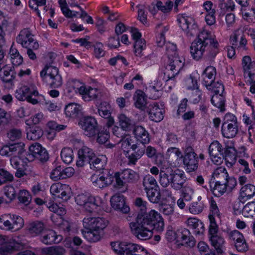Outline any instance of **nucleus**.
<instances>
[{
    "mask_svg": "<svg viewBox=\"0 0 255 255\" xmlns=\"http://www.w3.org/2000/svg\"><path fill=\"white\" fill-rule=\"evenodd\" d=\"M131 233L138 240H146L153 236L154 230L158 233L164 230V221L157 211L152 209L143 215H138L136 220L129 223Z\"/></svg>",
    "mask_w": 255,
    "mask_h": 255,
    "instance_id": "f257e3e1",
    "label": "nucleus"
},
{
    "mask_svg": "<svg viewBox=\"0 0 255 255\" xmlns=\"http://www.w3.org/2000/svg\"><path fill=\"white\" fill-rule=\"evenodd\" d=\"M206 51L209 56L215 57L219 51V44L215 35L204 30L191 43L190 53L194 59L199 60Z\"/></svg>",
    "mask_w": 255,
    "mask_h": 255,
    "instance_id": "f03ea898",
    "label": "nucleus"
},
{
    "mask_svg": "<svg viewBox=\"0 0 255 255\" xmlns=\"http://www.w3.org/2000/svg\"><path fill=\"white\" fill-rule=\"evenodd\" d=\"M187 178L184 172L180 169L173 170L169 167H160V185L166 187L170 184L175 190L182 189L186 182Z\"/></svg>",
    "mask_w": 255,
    "mask_h": 255,
    "instance_id": "7ed1b4c3",
    "label": "nucleus"
},
{
    "mask_svg": "<svg viewBox=\"0 0 255 255\" xmlns=\"http://www.w3.org/2000/svg\"><path fill=\"white\" fill-rule=\"evenodd\" d=\"M66 89L69 92H74L79 95L85 102L95 100L101 96V89L87 85L80 80H69L66 83Z\"/></svg>",
    "mask_w": 255,
    "mask_h": 255,
    "instance_id": "20e7f679",
    "label": "nucleus"
},
{
    "mask_svg": "<svg viewBox=\"0 0 255 255\" xmlns=\"http://www.w3.org/2000/svg\"><path fill=\"white\" fill-rule=\"evenodd\" d=\"M75 201L83 210L89 213L98 212L105 204L104 201L101 197L88 193L78 194L75 198Z\"/></svg>",
    "mask_w": 255,
    "mask_h": 255,
    "instance_id": "39448f33",
    "label": "nucleus"
},
{
    "mask_svg": "<svg viewBox=\"0 0 255 255\" xmlns=\"http://www.w3.org/2000/svg\"><path fill=\"white\" fill-rule=\"evenodd\" d=\"M169 63L164 71V78L166 82L165 88L171 90L175 85L174 80L184 64V59L179 56L169 58Z\"/></svg>",
    "mask_w": 255,
    "mask_h": 255,
    "instance_id": "423d86ee",
    "label": "nucleus"
},
{
    "mask_svg": "<svg viewBox=\"0 0 255 255\" xmlns=\"http://www.w3.org/2000/svg\"><path fill=\"white\" fill-rule=\"evenodd\" d=\"M113 251L119 255H151L140 245L128 242H114L111 244Z\"/></svg>",
    "mask_w": 255,
    "mask_h": 255,
    "instance_id": "0eeeda50",
    "label": "nucleus"
},
{
    "mask_svg": "<svg viewBox=\"0 0 255 255\" xmlns=\"http://www.w3.org/2000/svg\"><path fill=\"white\" fill-rule=\"evenodd\" d=\"M15 97L19 101H26L32 105L45 100L44 96L39 93L37 87L33 84L18 87L15 91Z\"/></svg>",
    "mask_w": 255,
    "mask_h": 255,
    "instance_id": "6e6552de",
    "label": "nucleus"
},
{
    "mask_svg": "<svg viewBox=\"0 0 255 255\" xmlns=\"http://www.w3.org/2000/svg\"><path fill=\"white\" fill-rule=\"evenodd\" d=\"M24 226V220L19 215L7 213L0 216V229L1 230L16 232L22 229Z\"/></svg>",
    "mask_w": 255,
    "mask_h": 255,
    "instance_id": "1a4fd4ad",
    "label": "nucleus"
},
{
    "mask_svg": "<svg viewBox=\"0 0 255 255\" xmlns=\"http://www.w3.org/2000/svg\"><path fill=\"white\" fill-rule=\"evenodd\" d=\"M114 177L116 181L115 187L119 189L124 188L126 190H127L126 183L136 182L139 178V176L136 171L128 168L119 172H116L114 175Z\"/></svg>",
    "mask_w": 255,
    "mask_h": 255,
    "instance_id": "9d476101",
    "label": "nucleus"
},
{
    "mask_svg": "<svg viewBox=\"0 0 255 255\" xmlns=\"http://www.w3.org/2000/svg\"><path fill=\"white\" fill-rule=\"evenodd\" d=\"M209 220L210 224L208 234L211 245L214 247L218 253H222L225 248V241L222 236L218 235L219 227L215 218L212 215H210Z\"/></svg>",
    "mask_w": 255,
    "mask_h": 255,
    "instance_id": "9b49d317",
    "label": "nucleus"
},
{
    "mask_svg": "<svg viewBox=\"0 0 255 255\" xmlns=\"http://www.w3.org/2000/svg\"><path fill=\"white\" fill-rule=\"evenodd\" d=\"M238 125L236 116L231 114L225 115L222 126V134L227 138H231L236 136L238 132Z\"/></svg>",
    "mask_w": 255,
    "mask_h": 255,
    "instance_id": "f8f14e48",
    "label": "nucleus"
},
{
    "mask_svg": "<svg viewBox=\"0 0 255 255\" xmlns=\"http://www.w3.org/2000/svg\"><path fill=\"white\" fill-rule=\"evenodd\" d=\"M47 206L50 211L56 214L51 216L52 221L63 230L69 231V223L67 221L64 220L62 217L66 214L65 208L62 206H59L52 201L49 202L47 204Z\"/></svg>",
    "mask_w": 255,
    "mask_h": 255,
    "instance_id": "ddd939ff",
    "label": "nucleus"
},
{
    "mask_svg": "<svg viewBox=\"0 0 255 255\" xmlns=\"http://www.w3.org/2000/svg\"><path fill=\"white\" fill-rule=\"evenodd\" d=\"M78 125L82 129L83 133L89 137H95L98 131V123L96 118L92 116H83L81 117Z\"/></svg>",
    "mask_w": 255,
    "mask_h": 255,
    "instance_id": "4468645a",
    "label": "nucleus"
},
{
    "mask_svg": "<svg viewBox=\"0 0 255 255\" xmlns=\"http://www.w3.org/2000/svg\"><path fill=\"white\" fill-rule=\"evenodd\" d=\"M40 77L44 79L47 76L49 79V84L53 88H58L62 85V78L58 69L53 65H46L40 73Z\"/></svg>",
    "mask_w": 255,
    "mask_h": 255,
    "instance_id": "2eb2a0df",
    "label": "nucleus"
},
{
    "mask_svg": "<svg viewBox=\"0 0 255 255\" xmlns=\"http://www.w3.org/2000/svg\"><path fill=\"white\" fill-rule=\"evenodd\" d=\"M177 21L180 28L187 34L192 36L198 34V26L192 16L186 14H179Z\"/></svg>",
    "mask_w": 255,
    "mask_h": 255,
    "instance_id": "dca6fc26",
    "label": "nucleus"
},
{
    "mask_svg": "<svg viewBox=\"0 0 255 255\" xmlns=\"http://www.w3.org/2000/svg\"><path fill=\"white\" fill-rule=\"evenodd\" d=\"M50 192L54 198H59L64 201H68L72 195L71 187L67 184L60 182L52 184Z\"/></svg>",
    "mask_w": 255,
    "mask_h": 255,
    "instance_id": "f3484780",
    "label": "nucleus"
},
{
    "mask_svg": "<svg viewBox=\"0 0 255 255\" xmlns=\"http://www.w3.org/2000/svg\"><path fill=\"white\" fill-rule=\"evenodd\" d=\"M117 123L119 127L114 126L112 128L113 133L117 137H122V131H127L132 127L131 120L124 113H120L117 115Z\"/></svg>",
    "mask_w": 255,
    "mask_h": 255,
    "instance_id": "a211bd4d",
    "label": "nucleus"
},
{
    "mask_svg": "<svg viewBox=\"0 0 255 255\" xmlns=\"http://www.w3.org/2000/svg\"><path fill=\"white\" fill-rule=\"evenodd\" d=\"M108 224V220L103 217L87 216L83 220V225L85 229H92L103 232Z\"/></svg>",
    "mask_w": 255,
    "mask_h": 255,
    "instance_id": "6ab92c4d",
    "label": "nucleus"
},
{
    "mask_svg": "<svg viewBox=\"0 0 255 255\" xmlns=\"http://www.w3.org/2000/svg\"><path fill=\"white\" fill-rule=\"evenodd\" d=\"M166 82L164 78L162 80L161 78L158 77L153 81H151L148 87V96L149 98L157 99L160 97L162 95V91L165 88L166 91H169L165 88Z\"/></svg>",
    "mask_w": 255,
    "mask_h": 255,
    "instance_id": "aec40b11",
    "label": "nucleus"
},
{
    "mask_svg": "<svg viewBox=\"0 0 255 255\" xmlns=\"http://www.w3.org/2000/svg\"><path fill=\"white\" fill-rule=\"evenodd\" d=\"M147 113L150 120L155 122H159L164 118V106L161 103H153L149 105Z\"/></svg>",
    "mask_w": 255,
    "mask_h": 255,
    "instance_id": "412c9836",
    "label": "nucleus"
},
{
    "mask_svg": "<svg viewBox=\"0 0 255 255\" xmlns=\"http://www.w3.org/2000/svg\"><path fill=\"white\" fill-rule=\"evenodd\" d=\"M183 162L184 168L187 172H193L198 168V160L197 154L191 148L186 149Z\"/></svg>",
    "mask_w": 255,
    "mask_h": 255,
    "instance_id": "4be33fe9",
    "label": "nucleus"
},
{
    "mask_svg": "<svg viewBox=\"0 0 255 255\" xmlns=\"http://www.w3.org/2000/svg\"><path fill=\"white\" fill-rule=\"evenodd\" d=\"M114 179V175L109 171L101 174H94L91 177V181L93 185L100 188H103L111 185Z\"/></svg>",
    "mask_w": 255,
    "mask_h": 255,
    "instance_id": "5701e85b",
    "label": "nucleus"
},
{
    "mask_svg": "<svg viewBox=\"0 0 255 255\" xmlns=\"http://www.w3.org/2000/svg\"><path fill=\"white\" fill-rule=\"evenodd\" d=\"M176 244L178 245L193 247L195 245V240L190 231L184 228L177 229Z\"/></svg>",
    "mask_w": 255,
    "mask_h": 255,
    "instance_id": "b1692460",
    "label": "nucleus"
},
{
    "mask_svg": "<svg viewBox=\"0 0 255 255\" xmlns=\"http://www.w3.org/2000/svg\"><path fill=\"white\" fill-rule=\"evenodd\" d=\"M24 144L22 142L3 144L0 147V155L4 157H11L13 155H21L24 152Z\"/></svg>",
    "mask_w": 255,
    "mask_h": 255,
    "instance_id": "393cba45",
    "label": "nucleus"
},
{
    "mask_svg": "<svg viewBox=\"0 0 255 255\" xmlns=\"http://www.w3.org/2000/svg\"><path fill=\"white\" fill-rule=\"evenodd\" d=\"M110 203L112 208L115 210L120 211L123 213L127 214L130 209L126 204V198L120 194H116L110 199Z\"/></svg>",
    "mask_w": 255,
    "mask_h": 255,
    "instance_id": "a878e982",
    "label": "nucleus"
},
{
    "mask_svg": "<svg viewBox=\"0 0 255 255\" xmlns=\"http://www.w3.org/2000/svg\"><path fill=\"white\" fill-rule=\"evenodd\" d=\"M93 150L87 146H84L78 151V159L76 161V166L82 167L87 163H89L93 157H94Z\"/></svg>",
    "mask_w": 255,
    "mask_h": 255,
    "instance_id": "bb28decb",
    "label": "nucleus"
},
{
    "mask_svg": "<svg viewBox=\"0 0 255 255\" xmlns=\"http://www.w3.org/2000/svg\"><path fill=\"white\" fill-rule=\"evenodd\" d=\"M230 43L239 50L246 51L248 49V41L241 30H236L231 36Z\"/></svg>",
    "mask_w": 255,
    "mask_h": 255,
    "instance_id": "cd10ccee",
    "label": "nucleus"
},
{
    "mask_svg": "<svg viewBox=\"0 0 255 255\" xmlns=\"http://www.w3.org/2000/svg\"><path fill=\"white\" fill-rule=\"evenodd\" d=\"M199 76L197 73H192L190 77L185 79L184 81V87L189 90L195 91L198 95V98L194 99L195 102H198L201 99L202 92L199 89L198 85V79Z\"/></svg>",
    "mask_w": 255,
    "mask_h": 255,
    "instance_id": "c85d7f7f",
    "label": "nucleus"
},
{
    "mask_svg": "<svg viewBox=\"0 0 255 255\" xmlns=\"http://www.w3.org/2000/svg\"><path fill=\"white\" fill-rule=\"evenodd\" d=\"M28 154L33 158H37L40 160H46L48 158L46 149L37 142L30 145L28 148Z\"/></svg>",
    "mask_w": 255,
    "mask_h": 255,
    "instance_id": "c756f323",
    "label": "nucleus"
},
{
    "mask_svg": "<svg viewBox=\"0 0 255 255\" xmlns=\"http://www.w3.org/2000/svg\"><path fill=\"white\" fill-rule=\"evenodd\" d=\"M186 225L193 230L196 236H202L205 231L204 223L196 217L188 218L185 222Z\"/></svg>",
    "mask_w": 255,
    "mask_h": 255,
    "instance_id": "7c9ffc66",
    "label": "nucleus"
},
{
    "mask_svg": "<svg viewBox=\"0 0 255 255\" xmlns=\"http://www.w3.org/2000/svg\"><path fill=\"white\" fill-rule=\"evenodd\" d=\"M22 245L13 239H7L0 245V255H9L14 251L19 250Z\"/></svg>",
    "mask_w": 255,
    "mask_h": 255,
    "instance_id": "2f4dec72",
    "label": "nucleus"
},
{
    "mask_svg": "<svg viewBox=\"0 0 255 255\" xmlns=\"http://www.w3.org/2000/svg\"><path fill=\"white\" fill-rule=\"evenodd\" d=\"M231 237L234 241L236 250L240 252H245L248 250V245L244 236L237 230L231 233Z\"/></svg>",
    "mask_w": 255,
    "mask_h": 255,
    "instance_id": "473e14b6",
    "label": "nucleus"
},
{
    "mask_svg": "<svg viewBox=\"0 0 255 255\" xmlns=\"http://www.w3.org/2000/svg\"><path fill=\"white\" fill-rule=\"evenodd\" d=\"M11 72V67L7 65L3 66L0 70V78L5 83V86L8 89H12L14 87L15 76Z\"/></svg>",
    "mask_w": 255,
    "mask_h": 255,
    "instance_id": "72a5a7b5",
    "label": "nucleus"
},
{
    "mask_svg": "<svg viewBox=\"0 0 255 255\" xmlns=\"http://www.w3.org/2000/svg\"><path fill=\"white\" fill-rule=\"evenodd\" d=\"M17 42L23 47H31V44L33 42V36L28 28L21 30L16 38Z\"/></svg>",
    "mask_w": 255,
    "mask_h": 255,
    "instance_id": "f704fd0d",
    "label": "nucleus"
},
{
    "mask_svg": "<svg viewBox=\"0 0 255 255\" xmlns=\"http://www.w3.org/2000/svg\"><path fill=\"white\" fill-rule=\"evenodd\" d=\"M83 110L81 105L76 103L67 104L64 108V113L67 118L75 119L78 117Z\"/></svg>",
    "mask_w": 255,
    "mask_h": 255,
    "instance_id": "c9c22d12",
    "label": "nucleus"
},
{
    "mask_svg": "<svg viewBox=\"0 0 255 255\" xmlns=\"http://www.w3.org/2000/svg\"><path fill=\"white\" fill-rule=\"evenodd\" d=\"M255 194V186L251 184H247L241 188L239 199L241 202H245L253 197Z\"/></svg>",
    "mask_w": 255,
    "mask_h": 255,
    "instance_id": "e433bc0d",
    "label": "nucleus"
},
{
    "mask_svg": "<svg viewBox=\"0 0 255 255\" xmlns=\"http://www.w3.org/2000/svg\"><path fill=\"white\" fill-rule=\"evenodd\" d=\"M216 75V69L213 66H208L202 74L203 84L208 88L214 81Z\"/></svg>",
    "mask_w": 255,
    "mask_h": 255,
    "instance_id": "4c0bfd02",
    "label": "nucleus"
},
{
    "mask_svg": "<svg viewBox=\"0 0 255 255\" xmlns=\"http://www.w3.org/2000/svg\"><path fill=\"white\" fill-rule=\"evenodd\" d=\"M133 134L136 140L143 144L147 143L149 141V133L142 126H136L133 130Z\"/></svg>",
    "mask_w": 255,
    "mask_h": 255,
    "instance_id": "58836bf2",
    "label": "nucleus"
},
{
    "mask_svg": "<svg viewBox=\"0 0 255 255\" xmlns=\"http://www.w3.org/2000/svg\"><path fill=\"white\" fill-rule=\"evenodd\" d=\"M107 162V158L104 155H100L96 156L91 160L89 162L90 168L93 170H99L105 168Z\"/></svg>",
    "mask_w": 255,
    "mask_h": 255,
    "instance_id": "ea45409f",
    "label": "nucleus"
},
{
    "mask_svg": "<svg viewBox=\"0 0 255 255\" xmlns=\"http://www.w3.org/2000/svg\"><path fill=\"white\" fill-rule=\"evenodd\" d=\"M62 239L61 236L57 235L55 231L51 230L46 231L41 237V241L46 245L58 243Z\"/></svg>",
    "mask_w": 255,
    "mask_h": 255,
    "instance_id": "a19ab883",
    "label": "nucleus"
},
{
    "mask_svg": "<svg viewBox=\"0 0 255 255\" xmlns=\"http://www.w3.org/2000/svg\"><path fill=\"white\" fill-rule=\"evenodd\" d=\"M87 231L83 232L84 238L88 242L95 243L99 241L101 238L103 232L98 230L86 229Z\"/></svg>",
    "mask_w": 255,
    "mask_h": 255,
    "instance_id": "79ce46f5",
    "label": "nucleus"
},
{
    "mask_svg": "<svg viewBox=\"0 0 255 255\" xmlns=\"http://www.w3.org/2000/svg\"><path fill=\"white\" fill-rule=\"evenodd\" d=\"M8 57L13 67H17L20 65L23 62L22 56L17 49L12 46H11L9 49Z\"/></svg>",
    "mask_w": 255,
    "mask_h": 255,
    "instance_id": "37998d69",
    "label": "nucleus"
},
{
    "mask_svg": "<svg viewBox=\"0 0 255 255\" xmlns=\"http://www.w3.org/2000/svg\"><path fill=\"white\" fill-rule=\"evenodd\" d=\"M121 148L123 150L124 154L128 153L131 149L135 150L137 146L136 144H132L133 143L132 137L129 135H126L121 140Z\"/></svg>",
    "mask_w": 255,
    "mask_h": 255,
    "instance_id": "c03bdc74",
    "label": "nucleus"
},
{
    "mask_svg": "<svg viewBox=\"0 0 255 255\" xmlns=\"http://www.w3.org/2000/svg\"><path fill=\"white\" fill-rule=\"evenodd\" d=\"M148 199L153 203H158L162 199L159 186L145 191Z\"/></svg>",
    "mask_w": 255,
    "mask_h": 255,
    "instance_id": "a18cd8bd",
    "label": "nucleus"
},
{
    "mask_svg": "<svg viewBox=\"0 0 255 255\" xmlns=\"http://www.w3.org/2000/svg\"><path fill=\"white\" fill-rule=\"evenodd\" d=\"M134 104L136 108L143 109L146 104L145 94L141 90L135 92L133 96Z\"/></svg>",
    "mask_w": 255,
    "mask_h": 255,
    "instance_id": "49530a36",
    "label": "nucleus"
},
{
    "mask_svg": "<svg viewBox=\"0 0 255 255\" xmlns=\"http://www.w3.org/2000/svg\"><path fill=\"white\" fill-rule=\"evenodd\" d=\"M182 156V152L179 148L175 147H170L167 149L165 154V158L169 162H172Z\"/></svg>",
    "mask_w": 255,
    "mask_h": 255,
    "instance_id": "de8ad7c7",
    "label": "nucleus"
},
{
    "mask_svg": "<svg viewBox=\"0 0 255 255\" xmlns=\"http://www.w3.org/2000/svg\"><path fill=\"white\" fill-rule=\"evenodd\" d=\"M25 149L24 152L21 154H18L13 155L10 158L11 165L14 168H18L20 165H23L24 163H26L28 159L24 157Z\"/></svg>",
    "mask_w": 255,
    "mask_h": 255,
    "instance_id": "09e8293b",
    "label": "nucleus"
},
{
    "mask_svg": "<svg viewBox=\"0 0 255 255\" xmlns=\"http://www.w3.org/2000/svg\"><path fill=\"white\" fill-rule=\"evenodd\" d=\"M142 185L145 191L159 186L155 178L149 174L143 177Z\"/></svg>",
    "mask_w": 255,
    "mask_h": 255,
    "instance_id": "8fccbe9b",
    "label": "nucleus"
},
{
    "mask_svg": "<svg viewBox=\"0 0 255 255\" xmlns=\"http://www.w3.org/2000/svg\"><path fill=\"white\" fill-rule=\"evenodd\" d=\"M211 188L213 193L216 196H220L227 191V187L221 181H217L214 183H211Z\"/></svg>",
    "mask_w": 255,
    "mask_h": 255,
    "instance_id": "3c124183",
    "label": "nucleus"
},
{
    "mask_svg": "<svg viewBox=\"0 0 255 255\" xmlns=\"http://www.w3.org/2000/svg\"><path fill=\"white\" fill-rule=\"evenodd\" d=\"M58 3L62 13L65 16L68 18L77 16L78 12L70 10L68 7L66 0H58Z\"/></svg>",
    "mask_w": 255,
    "mask_h": 255,
    "instance_id": "603ef678",
    "label": "nucleus"
},
{
    "mask_svg": "<svg viewBox=\"0 0 255 255\" xmlns=\"http://www.w3.org/2000/svg\"><path fill=\"white\" fill-rule=\"evenodd\" d=\"M3 194L5 200L11 202L13 201L16 197V192L15 188L12 185H8L4 186L2 189Z\"/></svg>",
    "mask_w": 255,
    "mask_h": 255,
    "instance_id": "864d4df0",
    "label": "nucleus"
},
{
    "mask_svg": "<svg viewBox=\"0 0 255 255\" xmlns=\"http://www.w3.org/2000/svg\"><path fill=\"white\" fill-rule=\"evenodd\" d=\"M43 134V131L40 127H32L27 131V138L29 140H36L40 138Z\"/></svg>",
    "mask_w": 255,
    "mask_h": 255,
    "instance_id": "5fc2aeb1",
    "label": "nucleus"
},
{
    "mask_svg": "<svg viewBox=\"0 0 255 255\" xmlns=\"http://www.w3.org/2000/svg\"><path fill=\"white\" fill-rule=\"evenodd\" d=\"M61 158L65 164L71 163L74 159V153L72 148L65 147L61 151Z\"/></svg>",
    "mask_w": 255,
    "mask_h": 255,
    "instance_id": "6e6d98bb",
    "label": "nucleus"
},
{
    "mask_svg": "<svg viewBox=\"0 0 255 255\" xmlns=\"http://www.w3.org/2000/svg\"><path fill=\"white\" fill-rule=\"evenodd\" d=\"M242 214L245 217H255V200L246 204L242 209Z\"/></svg>",
    "mask_w": 255,
    "mask_h": 255,
    "instance_id": "4d7b16f0",
    "label": "nucleus"
},
{
    "mask_svg": "<svg viewBox=\"0 0 255 255\" xmlns=\"http://www.w3.org/2000/svg\"><path fill=\"white\" fill-rule=\"evenodd\" d=\"M97 141L100 143L103 144L106 143L109 138L110 133L107 128H98V131L96 133Z\"/></svg>",
    "mask_w": 255,
    "mask_h": 255,
    "instance_id": "13d9d810",
    "label": "nucleus"
},
{
    "mask_svg": "<svg viewBox=\"0 0 255 255\" xmlns=\"http://www.w3.org/2000/svg\"><path fill=\"white\" fill-rule=\"evenodd\" d=\"M44 226L40 222H33L29 224L28 231L33 236L39 235L44 229Z\"/></svg>",
    "mask_w": 255,
    "mask_h": 255,
    "instance_id": "bf43d9fd",
    "label": "nucleus"
},
{
    "mask_svg": "<svg viewBox=\"0 0 255 255\" xmlns=\"http://www.w3.org/2000/svg\"><path fill=\"white\" fill-rule=\"evenodd\" d=\"M98 110L99 115L104 118H109L111 115L110 104L106 102H101Z\"/></svg>",
    "mask_w": 255,
    "mask_h": 255,
    "instance_id": "052dcab7",
    "label": "nucleus"
},
{
    "mask_svg": "<svg viewBox=\"0 0 255 255\" xmlns=\"http://www.w3.org/2000/svg\"><path fill=\"white\" fill-rule=\"evenodd\" d=\"M209 152L210 156L222 155L223 147L219 141L216 140L212 142L209 146Z\"/></svg>",
    "mask_w": 255,
    "mask_h": 255,
    "instance_id": "680f3d73",
    "label": "nucleus"
},
{
    "mask_svg": "<svg viewBox=\"0 0 255 255\" xmlns=\"http://www.w3.org/2000/svg\"><path fill=\"white\" fill-rule=\"evenodd\" d=\"M17 198L20 203L25 205H28L31 200L29 192L25 189H21L19 191Z\"/></svg>",
    "mask_w": 255,
    "mask_h": 255,
    "instance_id": "e2e57ef3",
    "label": "nucleus"
},
{
    "mask_svg": "<svg viewBox=\"0 0 255 255\" xmlns=\"http://www.w3.org/2000/svg\"><path fill=\"white\" fill-rule=\"evenodd\" d=\"M44 119V114L42 112H39L26 120L25 124L28 126L36 125L40 124Z\"/></svg>",
    "mask_w": 255,
    "mask_h": 255,
    "instance_id": "0e129e2a",
    "label": "nucleus"
},
{
    "mask_svg": "<svg viewBox=\"0 0 255 255\" xmlns=\"http://www.w3.org/2000/svg\"><path fill=\"white\" fill-rule=\"evenodd\" d=\"M229 174L226 169L224 167H219L212 173V177L214 179L225 180Z\"/></svg>",
    "mask_w": 255,
    "mask_h": 255,
    "instance_id": "69168bd1",
    "label": "nucleus"
},
{
    "mask_svg": "<svg viewBox=\"0 0 255 255\" xmlns=\"http://www.w3.org/2000/svg\"><path fill=\"white\" fill-rule=\"evenodd\" d=\"M131 94L130 93H126L124 97H120L117 98L116 103L120 109H123L127 107L130 103V98Z\"/></svg>",
    "mask_w": 255,
    "mask_h": 255,
    "instance_id": "338daca9",
    "label": "nucleus"
},
{
    "mask_svg": "<svg viewBox=\"0 0 255 255\" xmlns=\"http://www.w3.org/2000/svg\"><path fill=\"white\" fill-rule=\"evenodd\" d=\"M183 197L186 201H190L192 200L194 194V189L192 185L187 184L182 188Z\"/></svg>",
    "mask_w": 255,
    "mask_h": 255,
    "instance_id": "774afa93",
    "label": "nucleus"
}]
</instances>
